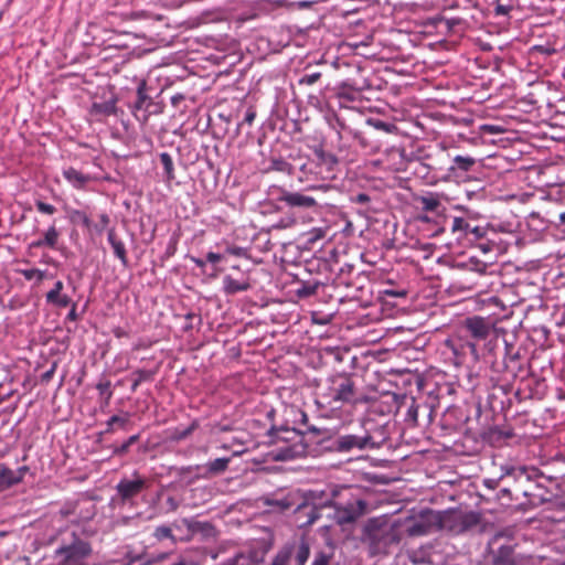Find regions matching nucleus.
<instances>
[{"mask_svg": "<svg viewBox=\"0 0 565 565\" xmlns=\"http://www.w3.org/2000/svg\"><path fill=\"white\" fill-rule=\"evenodd\" d=\"M95 530L79 524L58 530L52 539L57 544L53 556L61 565H89L94 554Z\"/></svg>", "mask_w": 565, "mask_h": 565, "instance_id": "nucleus-1", "label": "nucleus"}, {"mask_svg": "<svg viewBox=\"0 0 565 565\" xmlns=\"http://www.w3.org/2000/svg\"><path fill=\"white\" fill-rule=\"evenodd\" d=\"M465 343L461 345L463 354L469 353L473 361H478L486 352L493 354L498 345V334L493 322L489 318L472 316L465 319L461 326Z\"/></svg>", "mask_w": 565, "mask_h": 565, "instance_id": "nucleus-2", "label": "nucleus"}, {"mask_svg": "<svg viewBox=\"0 0 565 565\" xmlns=\"http://www.w3.org/2000/svg\"><path fill=\"white\" fill-rule=\"evenodd\" d=\"M321 397L332 407H355L371 401L363 388L358 385V375L347 372L329 375L324 381Z\"/></svg>", "mask_w": 565, "mask_h": 565, "instance_id": "nucleus-3", "label": "nucleus"}, {"mask_svg": "<svg viewBox=\"0 0 565 565\" xmlns=\"http://www.w3.org/2000/svg\"><path fill=\"white\" fill-rule=\"evenodd\" d=\"M308 156L297 154V168L301 180L332 181L340 173V159L327 151L322 145L310 148Z\"/></svg>", "mask_w": 565, "mask_h": 565, "instance_id": "nucleus-4", "label": "nucleus"}, {"mask_svg": "<svg viewBox=\"0 0 565 565\" xmlns=\"http://www.w3.org/2000/svg\"><path fill=\"white\" fill-rule=\"evenodd\" d=\"M270 446H277L274 450V459L280 461L292 460L309 454V444L305 433L288 425H270L266 434Z\"/></svg>", "mask_w": 565, "mask_h": 565, "instance_id": "nucleus-5", "label": "nucleus"}, {"mask_svg": "<svg viewBox=\"0 0 565 565\" xmlns=\"http://www.w3.org/2000/svg\"><path fill=\"white\" fill-rule=\"evenodd\" d=\"M399 527L384 518H371L363 525L361 542L371 556L386 555L401 542Z\"/></svg>", "mask_w": 565, "mask_h": 565, "instance_id": "nucleus-6", "label": "nucleus"}, {"mask_svg": "<svg viewBox=\"0 0 565 565\" xmlns=\"http://www.w3.org/2000/svg\"><path fill=\"white\" fill-rule=\"evenodd\" d=\"M492 381L501 382L500 388L505 390L508 385L519 376L529 371V359L521 347L504 341V352L501 359L490 361Z\"/></svg>", "mask_w": 565, "mask_h": 565, "instance_id": "nucleus-7", "label": "nucleus"}, {"mask_svg": "<svg viewBox=\"0 0 565 565\" xmlns=\"http://www.w3.org/2000/svg\"><path fill=\"white\" fill-rule=\"evenodd\" d=\"M505 478H513L515 500L520 497L526 499V503L531 507H539L546 502L555 500L551 490L543 484H539L534 478L529 475V468L520 466H509L503 468Z\"/></svg>", "mask_w": 565, "mask_h": 565, "instance_id": "nucleus-8", "label": "nucleus"}, {"mask_svg": "<svg viewBox=\"0 0 565 565\" xmlns=\"http://www.w3.org/2000/svg\"><path fill=\"white\" fill-rule=\"evenodd\" d=\"M387 437L383 431L365 430L362 435L347 434L335 437L318 439L317 444L326 450L334 452H350L352 450L379 449L386 441Z\"/></svg>", "mask_w": 565, "mask_h": 565, "instance_id": "nucleus-9", "label": "nucleus"}, {"mask_svg": "<svg viewBox=\"0 0 565 565\" xmlns=\"http://www.w3.org/2000/svg\"><path fill=\"white\" fill-rule=\"evenodd\" d=\"M153 90L148 86L146 79H140L137 84L135 99L128 105L134 117L142 125L147 124L151 116H158L164 110V103L152 97L151 92Z\"/></svg>", "mask_w": 565, "mask_h": 565, "instance_id": "nucleus-10", "label": "nucleus"}, {"mask_svg": "<svg viewBox=\"0 0 565 565\" xmlns=\"http://www.w3.org/2000/svg\"><path fill=\"white\" fill-rule=\"evenodd\" d=\"M150 487V480L134 470L129 476H122L115 487V495L111 501L119 505L135 507L137 499Z\"/></svg>", "mask_w": 565, "mask_h": 565, "instance_id": "nucleus-11", "label": "nucleus"}, {"mask_svg": "<svg viewBox=\"0 0 565 565\" xmlns=\"http://www.w3.org/2000/svg\"><path fill=\"white\" fill-rule=\"evenodd\" d=\"M396 413L403 416V419L408 427H416L428 425L433 422L434 408L429 403L422 398L404 394L397 401Z\"/></svg>", "mask_w": 565, "mask_h": 565, "instance_id": "nucleus-12", "label": "nucleus"}, {"mask_svg": "<svg viewBox=\"0 0 565 565\" xmlns=\"http://www.w3.org/2000/svg\"><path fill=\"white\" fill-rule=\"evenodd\" d=\"M268 195L276 211H281L286 207L306 211L318 206L313 196L297 191H289L282 186H271Z\"/></svg>", "mask_w": 565, "mask_h": 565, "instance_id": "nucleus-13", "label": "nucleus"}, {"mask_svg": "<svg viewBox=\"0 0 565 565\" xmlns=\"http://www.w3.org/2000/svg\"><path fill=\"white\" fill-rule=\"evenodd\" d=\"M481 522V515L476 511L448 509L443 511L441 530L450 535H460L471 531Z\"/></svg>", "mask_w": 565, "mask_h": 565, "instance_id": "nucleus-14", "label": "nucleus"}, {"mask_svg": "<svg viewBox=\"0 0 565 565\" xmlns=\"http://www.w3.org/2000/svg\"><path fill=\"white\" fill-rule=\"evenodd\" d=\"M332 507V501L317 502L316 491H309L305 494L301 502L294 507L295 523L299 529H306L312 525L322 516L326 509Z\"/></svg>", "mask_w": 565, "mask_h": 565, "instance_id": "nucleus-15", "label": "nucleus"}, {"mask_svg": "<svg viewBox=\"0 0 565 565\" xmlns=\"http://www.w3.org/2000/svg\"><path fill=\"white\" fill-rule=\"evenodd\" d=\"M278 548L291 565H306L311 555L309 540L303 534L291 536Z\"/></svg>", "mask_w": 565, "mask_h": 565, "instance_id": "nucleus-16", "label": "nucleus"}, {"mask_svg": "<svg viewBox=\"0 0 565 565\" xmlns=\"http://www.w3.org/2000/svg\"><path fill=\"white\" fill-rule=\"evenodd\" d=\"M490 565H518L515 544L502 533L495 534L489 542Z\"/></svg>", "mask_w": 565, "mask_h": 565, "instance_id": "nucleus-17", "label": "nucleus"}, {"mask_svg": "<svg viewBox=\"0 0 565 565\" xmlns=\"http://www.w3.org/2000/svg\"><path fill=\"white\" fill-rule=\"evenodd\" d=\"M519 377L520 383L514 393V396L519 402L526 399H542L545 396L547 385L544 379L539 377L529 371Z\"/></svg>", "mask_w": 565, "mask_h": 565, "instance_id": "nucleus-18", "label": "nucleus"}, {"mask_svg": "<svg viewBox=\"0 0 565 565\" xmlns=\"http://www.w3.org/2000/svg\"><path fill=\"white\" fill-rule=\"evenodd\" d=\"M365 509L366 502L358 499L343 507H334L332 514H328V516L332 518L339 525L352 524L364 514Z\"/></svg>", "mask_w": 565, "mask_h": 565, "instance_id": "nucleus-19", "label": "nucleus"}, {"mask_svg": "<svg viewBox=\"0 0 565 565\" xmlns=\"http://www.w3.org/2000/svg\"><path fill=\"white\" fill-rule=\"evenodd\" d=\"M231 270L232 273L225 275L222 280V289L225 295H235L250 289L252 285L247 271L238 265H233Z\"/></svg>", "mask_w": 565, "mask_h": 565, "instance_id": "nucleus-20", "label": "nucleus"}, {"mask_svg": "<svg viewBox=\"0 0 565 565\" xmlns=\"http://www.w3.org/2000/svg\"><path fill=\"white\" fill-rule=\"evenodd\" d=\"M515 437L516 436L513 428L505 425L489 426L480 431L481 440L484 444L495 448H501L505 445H509Z\"/></svg>", "mask_w": 565, "mask_h": 565, "instance_id": "nucleus-21", "label": "nucleus"}, {"mask_svg": "<svg viewBox=\"0 0 565 565\" xmlns=\"http://www.w3.org/2000/svg\"><path fill=\"white\" fill-rule=\"evenodd\" d=\"M477 164V159L471 156L458 154L450 157V163L448 168V182H462L468 178V173L473 170Z\"/></svg>", "mask_w": 565, "mask_h": 565, "instance_id": "nucleus-22", "label": "nucleus"}, {"mask_svg": "<svg viewBox=\"0 0 565 565\" xmlns=\"http://www.w3.org/2000/svg\"><path fill=\"white\" fill-rule=\"evenodd\" d=\"M174 487L173 482L161 486L156 493V505L160 514L174 513L182 504L183 499L181 495L168 493L169 489Z\"/></svg>", "mask_w": 565, "mask_h": 565, "instance_id": "nucleus-23", "label": "nucleus"}, {"mask_svg": "<svg viewBox=\"0 0 565 565\" xmlns=\"http://www.w3.org/2000/svg\"><path fill=\"white\" fill-rule=\"evenodd\" d=\"M425 161L428 169H430V172L434 173L438 182H448V177H446V174L448 173L450 154L446 150L441 149L436 153L427 154L425 157Z\"/></svg>", "mask_w": 565, "mask_h": 565, "instance_id": "nucleus-24", "label": "nucleus"}, {"mask_svg": "<svg viewBox=\"0 0 565 565\" xmlns=\"http://www.w3.org/2000/svg\"><path fill=\"white\" fill-rule=\"evenodd\" d=\"M231 461V458L228 457H222L216 458L214 460H211L206 462L205 465H201V472L196 473L195 476H192L186 480V486H190L194 483L199 479H210L216 476H220L224 473L227 468L228 463Z\"/></svg>", "mask_w": 565, "mask_h": 565, "instance_id": "nucleus-25", "label": "nucleus"}, {"mask_svg": "<svg viewBox=\"0 0 565 565\" xmlns=\"http://www.w3.org/2000/svg\"><path fill=\"white\" fill-rule=\"evenodd\" d=\"M451 231L454 233H459L458 238L466 237L470 242L480 241L487 234V228L483 226H472L466 218L463 217H454L451 222Z\"/></svg>", "mask_w": 565, "mask_h": 565, "instance_id": "nucleus-26", "label": "nucleus"}, {"mask_svg": "<svg viewBox=\"0 0 565 565\" xmlns=\"http://www.w3.org/2000/svg\"><path fill=\"white\" fill-rule=\"evenodd\" d=\"M338 124L340 125L341 129L344 130V134L338 131V139L339 143L337 146L338 154H335L340 162L344 161L347 163H352L358 160V151L353 148V141L349 142L351 138L348 136L347 130L349 128L345 127V125L340 121L339 119Z\"/></svg>", "mask_w": 565, "mask_h": 565, "instance_id": "nucleus-27", "label": "nucleus"}, {"mask_svg": "<svg viewBox=\"0 0 565 565\" xmlns=\"http://www.w3.org/2000/svg\"><path fill=\"white\" fill-rule=\"evenodd\" d=\"M362 88L355 87L349 82L340 83L334 89V97L340 107L350 108L351 104L361 102Z\"/></svg>", "mask_w": 565, "mask_h": 565, "instance_id": "nucleus-28", "label": "nucleus"}, {"mask_svg": "<svg viewBox=\"0 0 565 565\" xmlns=\"http://www.w3.org/2000/svg\"><path fill=\"white\" fill-rule=\"evenodd\" d=\"M265 552L258 550H248L239 552L233 557L227 558L221 565H260L264 562Z\"/></svg>", "mask_w": 565, "mask_h": 565, "instance_id": "nucleus-29", "label": "nucleus"}, {"mask_svg": "<svg viewBox=\"0 0 565 565\" xmlns=\"http://www.w3.org/2000/svg\"><path fill=\"white\" fill-rule=\"evenodd\" d=\"M292 162H288L285 158L278 156H270L267 159L268 166L265 168V172H281L288 175H295L298 171L297 168V154L290 156Z\"/></svg>", "mask_w": 565, "mask_h": 565, "instance_id": "nucleus-30", "label": "nucleus"}, {"mask_svg": "<svg viewBox=\"0 0 565 565\" xmlns=\"http://www.w3.org/2000/svg\"><path fill=\"white\" fill-rule=\"evenodd\" d=\"M529 475L531 478H534L539 484H544L547 488L546 490H551V494H553L554 499L558 498L564 492L556 477L546 476L536 468H529Z\"/></svg>", "mask_w": 565, "mask_h": 565, "instance_id": "nucleus-31", "label": "nucleus"}, {"mask_svg": "<svg viewBox=\"0 0 565 565\" xmlns=\"http://www.w3.org/2000/svg\"><path fill=\"white\" fill-rule=\"evenodd\" d=\"M324 284L318 279L298 280L294 289V294L298 299H308L317 295L318 289L323 287Z\"/></svg>", "mask_w": 565, "mask_h": 565, "instance_id": "nucleus-32", "label": "nucleus"}, {"mask_svg": "<svg viewBox=\"0 0 565 565\" xmlns=\"http://www.w3.org/2000/svg\"><path fill=\"white\" fill-rule=\"evenodd\" d=\"M198 428H200V420L194 418L186 427L178 426L168 429L167 439L171 443H180L188 439Z\"/></svg>", "mask_w": 565, "mask_h": 565, "instance_id": "nucleus-33", "label": "nucleus"}, {"mask_svg": "<svg viewBox=\"0 0 565 565\" xmlns=\"http://www.w3.org/2000/svg\"><path fill=\"white\" fill-rule=\"evenodd\" d=\"M191 534L192 540L200 536L201 540H209L216 534L215 526L209 521H200L196 518H191Z\"/></svg>", "mask_w": 565, "mask_h": 565, "instance_id": "nucleus-34", "label": "nucleus"}, {"mask_svg": "<svg viewBox=\"0 0 565 565\" xmlns=\"http://www.w3.org/2000/svg\"><path fill=\"white\" fill-rule=\"evenodd\" d=\"M64 179L75 189L83 190L92 181L89 174H85L73 167L63 170Z\"/></svg>", "mask_w": 565, "mask_h": 565, "instance_id": "nucleus-35", "label": "nucleus"}, {"mask_svg": "<svg viewBox=\"0 0 565 565\" xmlns=\"http://www.w3.org/2000/svg\"><path fill=\"white\" fill-rule=\"evenodd\" d=\"M174 542H190L191 534V518H181L172 522Z\"/></svg>", "mask_w": 565, "mask_h": 565, "instance_id": "nucleus-36", "label": "nucleus"}, {"mask_svg": "<svg viewBox=\"0 0 565 565\" xmlns=\"http://www.w3.org/2000/svg\"><path fill=\"white\" fill-rule=\"evenodd\" d=\"M107 239L113 248L114 255L120 260L122 266L127 267L128 266V257H127L126 246H125V243L122 242V239L119 238L118 235L116 234L115 228L108 230Z\"/></svg>", "mask_w": 565, "mask_h": 565, "instance_id": "nucleus-37", "label": "nucleus"}, {"mask_svg": "<svg viewBox=\"0 0 565 565\" xmlns=\"http://www.w3.org/2000/svg\"><path fill=\"white\" fill-rule=\"evenodd\" d=\"M296 501L294 499L292 494H287L281 498H274V499H265V504L269 508H271L273 511L277 512H286L296 505Z\"/></svg>", "mask_w": 565, "mask_h": 565, "instance_id": "nucleus-38", "label": "nucleus"}, {"mask_svg": "<svg viewBox=\"0 0 565 565\" xmlns=\"http://www.w3.org/2000/svg\"><path fill=\"white\" fill-rule=\"evenodd\" d=\"M58 236H60V233L56 230L55 225L53 224L44 233V236L42 238L33 241L30 244V247L31 248H42V247L54 248L57 244Z\"/></svg>", "mask_w": 565, "mask_h": 565, "instance_id": "nucleus-39", "label": "nucleus"}, {"mask_svg": "<svg viewBox=\"0 0 565 565\" xmlns=\"http://www.w3.org/2000/svg\"><path fill=\"white\" fill-rule=\"evenodd\" d=\"M419 518L429 532L441 530L443 511L425 510L420 512Z\"/></svg>", "mask_w": 565, "mask_h": 565, "instance_id": "nucleus-40", "label": "nucleus"}, {"mask_svg": "<svg viewBox=\"0 0 565 565\" xmlns=\"http://www.w3.org/2000/svg\"><path fill=\"white\" fill-rule=\"evenodd\" d=\"M347 134L351 138V141H353V148L356 151L358 148L366 152H372L375 150V147L370 143L369 139L363 132L349 128Z\"/></svg>", "mask_w": 565, "mask_h": 565, "instance_id": "nucleus-41", "label": "nucleus"}, {"mask_svg": "<svg viewBox=\"0 0 565 565\" xmlns=\"http://www.w3.org/2000/svg\"><path fill=\"white\" fill-rule=\"evenodd\" d=\"M20 483V477H15L14 470L0 463V490L9 489Z\"/></svg>", "mask_w": 565, "mask_h": 565, "instance_id": "nucleus-42", "label": "nucleus"}, {"mask_svg": "<svg viewBox=\"0 0 565 565\" xmlns=\"http://www.w3.org/2000/svg\"><path fill=\"white\" fill-rule=\"evenodd\" d=\"M156 370H145V369H137L131 373L132 384H131V392L135 393L138 388V386L142 382H151L156 375Z\"/></svg>", "mask_w": 565, "mask_h": 565, "instance_id": "nucleus-43", "label": "nucleus"}, {"mask_svg": "<svg viewBox=\"0 0 565 565\" xmlns=\"http://www.w3.org/2000/svg\"><path fill=\"white\" fill-rule=\"evenodd\" d=\"M45 301L47 305L57 308H66L72 303L71 297L62 291H47L45 295Z\"/></svg>", "mask_w": 565, "mask_h": 565, "instance_id": "nucleus-44", "label": "nucleus"}, {"mask_svg": "<svg viewBox=\"0 0 565 565\" xmlns=\"http://www.w3.org/2000/svg\"><path fill=\"white\" fill-rule=\"evenodd\" d=\"M310 565H338L333 550L323 548L316 551Z\"/></svg>", "mask_w": 565, "mask_h": 565, "instance_id": "nucleus-45", "label": "nucleus"}, {"mask_svg": "<svg viewBox=\"0 0 565 565\" xmlns=\"http://www.w3.org/2000/svg\"><path fill=\"white\" fill-rule=\"evenodd\" d=\"M303 433H305V437L308 440L309 448L311 447V445L319 446L317 444L318 439H323L324 437H333L329 429H327V428H318L316 426H308L307 430H305Z\"/></svg>", "mask_w": 565, "mask_h": 565, "instance_id": "nucleus-46", "label": "nucleus"}, {"mask_svg": "<svg viewBox=\"0 0 565 565\" xmlns=\"http://www.w3.org/2000/svg\"><path fill=\"white\" fill-rule=\"evenodd\" d=\"M116 99H109L102 103H94L92 105V114L94 115L111 116L116 115Z\"/></svg>", "mask_w": 565, "mask_h": 565, "instance_id": "nucleus-47", "label": "nucleus"}, {"mask_svg": "<svg viewBox=\"0 0 565 565\" xmlns=\"http://www.w3.org/2000/svg\"><path fill=\"white\" fill-rule=\"evenodd\" d=\"M19 274L26 280L35 279V285H40L44 279L53 278V274L38 268L20 269Z\"/></svg>", "mask_w": 565, "mask_h": 565, "instance_id": "nucleus-48", "label": "nucleus"}, {"mask_svg": "<svg viewBox=\"0 0 565 565\" xmlns=\"http://www.w3.org/2000/svg\"><path fill=\"white\" fill-rule=\"evenodd\" d=\"M354 266L351 264H344L340 269L335 277V284L338 286L352 287L353 279L351 278L352 273L354 271Z\"/></svg>", "mask_w": 565, "mask_h": 565, "instance_id": "nucleus-49", "label": "nucleus"}, {"mask_svg": "<svg viewBox=\"0 0 565 565\" xmlns=\"http://www.w3.org/2000/svg\"><path fill=\"white\" fill-rule=\"evenodd\" d=\"M417 201L422 204V209L425 212H438L441 205L438 194L435 193L419 196Z\"/></svg>", "mask_w": 565, "mask_h": 565, "instance_id": "nucleus-50", "label": "nucleus"}, {"mask_svg": "<svg viewBox=\"0 0 565 565\" xmlns=\"http://www.w3.org/2000/svg\"><path fill=\"white\" fill-rule=\"evenodd\" d=\"M159 158L163 168L164 180L167 182L173 181L175 179V173L172 157L168 152H161Z\"/></svg>", "mask_w": 565, "mask_h": 565, "instance_id": "nucleus-51", "label": "nucleus"}, {"mask_svg": "<svg viewBox=\"0 0 565 565\" xmlns=\"http://www.w3.org/2000/svg\"><path fill=\"white\" fill-rule=\"evenodd\" d=\"M68 220L73 225H82L89 231L92 230V220L84 211L71 210Z\"/></svg>", "mask_w": 565, "mask_h": 565, "instance_id": "nucleus-52", "label": "nucleus"}, {"mask_svg": "<svg viewBox=\"0 0 565 565\" xmlns=\"http://www.w3.org/2000/svg\"><path fill=\"white\" fill-rule=\"evenodd\" d=\"M96 390L99 392L102 403L100 407H107L113 397L111 383L109 380L100 381L96 384Z\"/></svg>", "mask_w": 565, "mask_h": 565, "instance_id": "nucleus-53", "label": "nucleus"}, {"mask_svg": "<svg viewBox=\"0 0 565 565\" xmlns=\"http://www.w3.org/2000/svg\"><path fill=\"white\" fill-rule=\"evenodd\" d=\"M322 78V73L318 71H311L309 67L305 68L303 74L298 78V85L302 86H312L320 82Z\"/></svg>", "mask_w": 565, "mask_h": 565, "instance_id": "nucleus-54", "label": "nucleus"}, {"mask_svg": "<svg viewBox=\"0 0 565 565\" xmlns=\"http://www.w3.org/2000/svg\"><path fill=\"white\" fill-rule=\"evenodd\" d=\"M415 174L423 179L427 184L433 185L438 183V180L434 173L430 172L425 160L418 162V166L415 168Z\"/></svg>", "mask_w": 565, "mask_h": 565, "instance_id": "nucleus-55", "label": "nucleus"}, {"mask_svg": "<svg viewBox=\"0 0 565 565\" xmlns=\"http://www.w3.org/2000/svg\"><path fill=\"white\" fill-rule=\"evenodd\" d=\"M172 469L177 472L178 477L180 478V481L186 484V480H189L190 477L201 472V465L184 466Z\"/></svg>", "mask_w": 565, "mask_h": 565, "instance_id": "nucleus-56", "label": "nucleus"}, {"mask_svg": "<svg viewBox=\"0 0 565 565\" xmlns=\"http://www.w3.org/2000/svg\"><path fill=\"white\" fill-rule=\"evenodd\" d=\"M139 438H140V435L136 434V435L130 436L122 444L115 445L113 447V455L119 456V457L125 456L126 454L129 452L130 447L139 440Z\"/></svg>", "mask_w": 565, "mask_h": 565, "instance_id": "nucleus-57", "label": "nucleus"}, {"mask_svg": "<svg viewBox=\"0 0 565 565\" xmlns=\"http://www.w3.org/2000/svg\"><path fill=\"white\" fill-rule=\"evenodd\" d=\"M406 532L409 536H422L430 533L419 516L407 526Z\"/></svg>", "mask_w": 565, "mask_h": 565, "instance_id": "nucleus-58", "label": "nucleus"}, {"mask_svg": "<svg viewBox=\"0 0 565 565\" xmlns=\"http://www.w3.org/2000/svg\"><path fill=\"white\" fill-rule=\"evenodd\" d=\"M153 537L158 541L170 540L172 543L174 542L172 523L169 525H159L153 531Z\"/></svg>", "mask_w": 565, "mask_h": 565, "instance_id": "nucleus-59", "label": "nucleus"}, {"mask_svg": "<svg viewBox=\"0 0 565 565\" xmlns=\"http://www.w3.org/2000/svg\"><path fill=\"white\" fill-rule=\"evenodd\" d=\"M408 558L413 564L430 563V555L424 548L412 550L408 552Z\"/></svg>", "mask_w": 565, "mask_h": 565, "instance_id": "nucleus-60", "label": "nucleus"}, {"mask_svg": "<svg viewBox=\"0 0 565 565\" xmlns=\"http://www.w3.org/2000/svg\"><path fill=\"white\" fill-rule=\"evenodd\" d=\"M129 415L125 414V416L113 415L107 422V426H115L116 429L127 430V426L129 425Z\"/></svg>", "mask_w": 565, "mask_h": 565, "instance_id": "nucleus-61", "label": "nucleus"}, {"mask_svg": "<svg viewBox=\"0 0 565 565\" xmlns=\"http://www.w3.org/2000/svg\"><path fill=\"white\" fill-rule=\"evenodd\" d=\"M497 498L501 502L502 505L509 507L511 504L512 500H515L514 488L513 489H511L509 487L502 488L498 492Z\"/></svg>", "mask_w": 565, "mask_h": 565, "instance_id": "nucleus-62", "label": "nucleus"}, {"mask_svg": "<svg viewBox=\"0 0 565 565\" xmlns=\"http://www.w3.org/2000/svg\"><path fill=\"white\" fill-rule=\"evenodd\" d=\"M367 124L372 127H374L375 129L377 130H382V131H385V132H392L394 130L397 129V127L392 124V122H388V121H384V120H381V119H369L367 120Z\"/></svg>", "mask_w": 565, "mask_h": 565, "instance_id": "nucleus-63", "label": "nucleus"}, {"mask_svg": "<svg viewBox=\"0 0 565 565\" xmlns=\"http://www.w3.org/2000/svg\"><path fill=\"white\" fill-rule=\"evenodd\" d=\"M466 266L476 273L484 274L488 268V264L486 262L479 260L476 257H470L466 264Z\"/></svg>", "mask_w": 565, "mask_h": 565, "instance_id": "nucleus-64", "label": "nucleus"}]
</instances>
